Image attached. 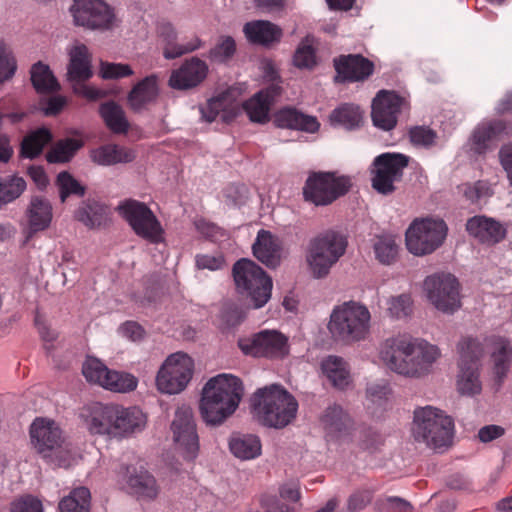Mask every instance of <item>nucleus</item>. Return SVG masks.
Instances as JSON below:
<instances>
[{
	"label": "nucleus",
	"instance_id": "obj_10",
	"mask_svg": "<svg viewBox=\"0 0 512 512\" xmlns=\"http://www.w3.org/2000/svg\"><path fill=\"white\" fill-rule=\"evenodd\" d=\"M70 13L73 23L86 30L105 32L118 25L114 8L104 0H73Z\"/></svg>",
	"mask_w": 512,
	"mask_h": 512
},
{
	"label": "nucleus",
	"instance_id": "obj_32",
	"mask_svg": "<svg viewBox=\"0 0 512 512\" xmlns=\"http://www.w3.org/2000/svg\"><path fill=\"white\" fill-rule=\"evenodd\" d=\"M243 32L249 42L263 46H269L274 42L280 41L282 36V30L277 25L266 20L246 23Z\"/></svg>",
	"mask_w": 512,
	"mask_h": 512
},
{
	"label": "nucleus",
	"instance_id": "obj_9",
	"mask_svg": "<svg viewBox=\"0 0 512 512\" xmlns=\"http://www.w3.org/2000/svg\"><path fill=\"white\" fill-rule=\"evenodd\" d=\"M448 227L440 218H416L405 232L407 250L414 256L432 254L447 237Z\"/></svg>",
	"mask_w": 512,
	"mask_h": 512
},
{
	"label": "nucleus",
	"instance_id": "obj_27",
	"mask_svg": "<svg viewBox=\"0 0 512 512\" xmlns=\"http://www.w3.org/2000/svg\"><path fill=\"white\" fill-rule=\"evenodd\" d=\"M68 55L67 79L76 83L88 80L92 76L88 48L84 44H74L68 49Z\"/></svg>",
	"mask_w": 512,
	"mask_h": 512
},
{
	"label": "nucleus",
	"instance_id": "obj_11",
	"mask_svg": "<svg viewBox=\"0 0 512 512\" xmlns=\"http://www.w3.org/2000/svg\"><path fill=\"white\" fill-rule=\"evenodd\" d=\"M351 187L349 177L333 172L311 173L303 187L304 199L316 206H326L346 194Z\"/></svg>",
	"mask_w": 512,
	"mask_h": 512
},
{
	"label": "nucleus",
	"instance_id": "obj_43",
	"mask_svg": "<svg viewBox=\"0 0 512 512\" xmlns=\"http://www.w3.org/2000/svg\"><path fill=\"white\" fill-rule=\"evenodd\" d=\"M399 246L392 235H379L373 240L375 259L382 265H392L398 257Z\"/></svg>",
	"mask_w": 512,
	"mask_h": 512
},
{
	"label": "nucleus",
	"instance_id": "obj_22",
	"mask_svg": "<svg viewBox=\"0 0 512 512\" xmlns=\"http://www.w3.org/2000/svg\"><path fill=\"white\" fill-rule=\"evenodd\" d=\"M466 230L470 236L487 245L499 243L506 235V229L500 222L484 215L469 218Z\"/></svg>",
	"mask_w": 512,
	"mask_h": 512
},
{
	"label": "nucleus",
	"instance_id": "obj_54",
	"mask_svg": "<svg viewBox=\"0 0 512 512\" xmlns=\"http://www.w3.org/2000/svg\"><path fill=\"white\" fill-rule=\"evenodd\" d=\"M57 185L59 187L61 202H65L70 195L81 197L85 193V187L68 172H61L58 174Z\"/></svg>",
	"mask_w": 512,
	"mask_h": 512
},
{
	"label": "nucleus",
	"instance_id": "obj_33",
	"mask_svg": "<svg viewBox=\"0 0 512 512\" xmlns=\"http://www.w3.org/2000/svg\"><path fill=\"white\" fill-rule=\"evenodd\" d=\"M232 455L240 460H252L261 455L260 438L254 434L232 433L228 441Z\"/></svg>",
	"mask_w": 512,
	"mask_h": 512
},
{
	"label": "nucleus",
	"instance_id": "obj_16",
	"mask_svg": "<svg viewBox=\"0 0 512 512\" xmlns=\"http://www.w3.org/2000/svg\"><path fill=\"white\" fill-rule=\"evenodd\" d=\"M408 156L401 153H383L374 158L371 169L372 187L380 194L388 195L395 191L394 183L402 178L408 166Z\"/></svg>",
	"mask_w": 512,
	"mask_h": 512
},
{
	"label": "nucleus",
	"instance_id": "obj_59",
	"mask_svg": "<svg viewBox=\"0 0 512 512\" xmlns=\"http://www.w3.org/2000/svg\"><path fill=\"white\" fill-rule=\"evenodd\" d=\"M410 141L415 146L429 148L436 142V132L428 127L416 126L409 131Z\"/></svg>",
	"mask_w": 512,
	"mask_h": 512
},
{
	"label": "nucleus",
	"instance_id": "obj_19",
	"mask_svg": "<svg viewBox=\"0 0 512 512\" xmlns=\"http://www.w3.org/2000/svg\"><path fill=\"white\" fill-rule=\"evenodd\" d=\"M27 225L23 228L24 243L29 242L33 236L49 228L53 218V208L48 199L42 196H33L25 211Z\"/></svg>",
	"mask_w": 512,
	"mask_h": 512
},
{
	"label": "nucleus",
	"instance_id": "obj_24",
	"mask_svg": "<svg viewBox=\"0 0 512 512\" xmlns=\"http://www.w3.org/2000/svg\"><path fill=\"white\" fill-rule=\"evenodd\" d=\"M281 94L278 84H271L247 100L243 108L252 122L265 123L269 120L270 108Z\"/></svg>",
	"mask_w": 512,
	"mask_h": 512
},
{
	"label": "nucleus",
	"instance_id": "obj_1",
	"mask_svg": "<svg viewBox=\"0 0 512 512\" xmlns=\"http://www.w3.org/2000/svg\"><path fill=\"white\" fill-rule=\"evenodd\" d=\"M379 355L391 371L409 378H420L431 373L441 352L436 345L424 339L397 335L381 343Z\"/></svg>",
	"mask_w": 512,
	"mask_h": 512
},
{
	"label": "nucleus",
	"instance_id": "obj_39",
	"mask_svg": "<svg viewBox=\"0 0 512 512\" xmlns=\"http://www.w3.org/2000/svg\"><path fill=\"white\" fill-rule=\"evenodd\" d=\"M99 113L106 126L114 133H126L129 129V122L125 112L120 105L113 101L100 105Z\"/></svg>",
	"mask_w": 512,
	"mask_h": 512
},
{
	"label": "nucleus",
	"instance_id": "obj_57",
	"mask_svg": "<svg viewBox=\"0 0 512 512\" xmlns=\"http://www.w3.org/2000/svg\"><path fill=\"white\" fill-rule=\"evenodd\" d=\"M463 192L466 199L471 203L486 201L493 194L489 183L481 180L473 184H466Z\"/></svg>",
	"mask_w": 512,
	"mask_h": 512
},
{
	"label": "nucleus",
	"instance_id": "obj_29",
	"mask_svg": "<svg viewBox=\"0 0 512 512\" xmlns=\"http://www.w3.org/2000/svg\"><path fill=\"white\" fill-rule=\"evenodd\" d=\"M274 124L279 128L301 130L308 133L316 132L320 126L316 117L303 114L292 107H285L276 112Z\"/></svg>",
	"mask_w": 512,
	"mask_h": 512
},
{
	"label": "nucleus",
	"instance_id": "obj_42",
	"mask_svg": "<svg viewBox=\"0 0 512 512\" xmlns=\"http://www.w3.org/2000/svg\"><path fill=\"white\" fill-rule=\"evenodd\" d=\"M459 353L458 364L480 367V359L484 354L483 343L471 336L463 337L457 345Z\"/></svg>",
	"mask_w": 512,
	"mask_h": 512
},
{
	"label": "nucleus",
	"instance_id": "obj_61",
	"mask_svg": "<svg viewBox=\"0 0 512 512\" xmlns=\"http://www.w3.org/2000/svg\"><path fill=\"white\" fill-rule=\"evenodd\" d=\"M100 74L103 79H119L133 74V70L127 64L101 63Z\"/></svg>",
	"mask_w": 512,
	"mask_h": 512
},
{
	"label": "nucleus",
	"instance_id": "obj_15",
	"mask_svg": "<svg viewBox=\"0 0 512 512\" xmlns=\"http://www.w3.org/2000/svg\"><path fill=\"white\" fill-rule=\"evenodd\" d=\"M118 210L136 235L155 244L163 241V228L145 203L126 200L118 206Z\"/></svg>",
	"mask_w": 512,
	"mask_h": 512
},
{
	"label": "nucleus",
	"instance_id": "obj_3",
	"mask_svg": "<svg viewBox=\"0 0 512 512\" xmlns=\"http://www.w3.org/2000/svg\"><path fill=\"white\" fill-rule=\"evenodd\" d=\"M251 408L260 424L281 429L296 417L298 403L282 386L272 384L256 390L251 397Z\"/></svg>",
	"mask_w": 512,
	"mask_h": 512
},
{
	"label": "nucleus",
	"instance_id": "obj_12",
	"mask_svg": "<svg viewBox=\"0 0 512 512\" xmlns=\"http://www.w3.org/2000/svg\"><path fill=\"white\" fill-rule=\"evenodd\" d=\"M194 372V362L191 357L182 352L169 355L156 375V387L164 394L181 393L191 381Z\"/></svg>",
	"mask_w": 512,
	"mask_h": 512
},
{
	"label": "nucleus",
	"instance_id": "obj_34",
	"mask_svg": "<svg viewBox=\"0 0 512 512\" xmlns=\"http://www.w3.org/2000/svg\"><path fill=\"white\" fill-rule=\"evenodd\" d=\"M202 118L206 122H213L219 116L223 122H229L237 114V105L229 98V92H223L218 96L208 100L200 108Z\"/></svg>",
	"mask_w": 512,
	"mask_h": 512
},
{
	"label": "nucleus",
	"instance_id": "obj_47",
	"mask_svg": "<svg viewBox=\"0 0 512 512\" xmlns=\"http://www.w3.org/2000/svg\"><path fill=\"white\" fill-rule=\"evenodd\" d=\"M82 145L81 140L74 138L60 140L47 153L46 159L49 163L68 162Z\"/></svg>",
	"mask_w": 512,
	"mask_h": 512
},
{
	"label": "nucleus",
	"instance_id": "obj_37",
	"mask_svg": "<svg viewBox=\"0 0 512 512\" xmlns=\"http://www.w3.org/2000/svg\"><path fill=\"white\" fill-rule=\"evenodd\" d=\"M321 369L334 387L344 389L350 384L347 363L341 357L328 356L322 361Z\"/></svg>",
	"mask_w": 512,
	"mask_h": 512
},
{
	"label": "nucleus",
	"instance_id": "obj_38",
	"mask_svg": "<svg viewBox=\"0 0 512 512\" xmlns=\"http://www.w3.org/2000/svg\"><path fill=\"white\" fill-rule=\"evenodd\" d=\"M459 371L456 379V389L463 396L473 397L482 391L479 367L458 364Z\"/></svg>",
	"mask_w": 512,
	"mask_h": 512
},
{
	"label": "nucleus",
	"instance_id": "obj_5",
	"mask_svg": "<svg viewBox=\"0 0 512 512\" xmlns=\"http://www.w3.org/2000/svg\"><path fill=\"white\" fill-rule=\"evenodd\" d=\"M30 437L32 444L48 464L68 468L75 463L76 453L55 421L36 418L30 426Z\"/></svg>",
	"mask_w": 512,
	"mask_h": 512
},
{
	"label": "nucleus",
	"instance_id": "obj_41",
	"mask_svg": "<svg viewBox=\"0 0 512 512\" xmlns=\"http://www.w3.org/2000/svg\"><path fill=\"white\" fill-rule=\"evenodd\" d=\"M31 81L33 87L39 93H52L60 89V85L53 72L48 65L42 62H37L32 66Z\"/></svg>",
	"mask_w": 512,
	"mask_h": 512
},
{
	"label": "nucleus",
	"instance_id": "obj_17",
	"mask_svg": "<svg viewBox=\"0 0 512 512\" xmlns=\"http://www.w3.org/2000/svg\"><path fill=\"white\" fill-rule=\"evenodd\" d=\"M238 346L253 357L281 359L289 354L288 338L278 330H262L251 339H240Z\"/></svg>",
	"mask_w": 512,
	"mask_h": 512
},
{
	"label": "nucleus",
	"instance_id": "obj_23",
	"mask_svg": "<svg viewBox=\"0 0 512 512\" xmlns=\"http://www.w3.org/2000/svg\"><path fill=\"white\" fill-rule=\"evenodd\" d=\"M114 438H127L144 430L147 417L137 407L124 408L116 405L114 418Z\"/></svg>",
	"mask_w": 512,
	"mask_h": 512
},
{
	"label": "nucleus",
	"instance_id": "obj_20",
	"mask_svg": "<svg viewBox=\"0 0 512 512\" xmlns=\"http://www.w3.org/2000/svg\"><path fill=\"white\" fill-rule=\"evenodd\" d=\"M338 82H357L367 79L374 71V64L359 54L342 55L334 59Z\"/></svg>",
	"mask_w": 512,
	"mask_h": 512
},
{
	"label": "nucleus",
	"instance_id": "obj_14",
	"mask_svg": "<svg viewBox=\"0 0 512 512\" xmlns=\"http://www.w3.org/2000/svg\"><path fill=\"white\" fill-rule=\"evenodd\" d=\"M170 430L176 451L185 460L196 459L200 443L194 413L190 406L182 405L175 410Z\"/></svg>",
	"mask_w": 512,
	"mask_h": 512
},
{
	"label": "nucleus",
	"instance_id": "obj_51",
	"mask_svg": "<svg viewBox=\"0 0 512 512\" xmlns=\"http://www.w3.org/2000/svg\"><path fill=\"white\" fill-rule=\"evenodd\" d=\"M109 371L110 369L104 363L94 357H88L82 366V373L85 379L101 387Z\"/></svg>",
	"mask_w": 512,
	"mask_h": 512
},
{
	"label": "nucleus",
	"instance_id": "obj_13",
	"mask_svg": "<svg viewBox=\"0 0 512 512\" xmlns=\"http://www.w3.org/2000/svg\"><path fill=\"white\" fill-rule=\"evenodd\" d=\"M429 302L440 312L453 314L461 307L460 284L451 273H434L424 280Z\"/></svg>",
	"mask_w": 512,
	"mask_h": 512
},
{
	"label": "nucleus",
	"instance_id": "obj_49",
	"mask_svg": "<svg viewBox=\"0 0 512 512\" xmlns=\"http://www.w3.org/2000/svg\"><path fill=\"white\" fill-rule=\"evenodd\" d=\"M138 380L129 373L110 370L102 387L119 393H127L136 389Z\"/></svg>",
	"mask_w": 512,
	"mask_h": 512
},
{
	"label": "nucleus",
	"instance_id": "obj_35",
	"mask_svg": "<svg viewBox=\"0 0 512 512\" xmlns=\"http://www.w3.org/2000/svg\"><path fill=\"white\" fill-rule=\"evenodd\" d=\"M505 131L506 125L500 120L480 123L472 134L471 149L477 154L484 153L490 143L498 139Z\"/></svg>",
	"mask_w": 512,
	"mask_h": 512
},
{
	"label": "nucleus",
	"instance_id": "obj_45",
	"mask_svg": "<svg viewBox=\"0 0 512 512\" xmlns=\"http://www.w3.org/2000/svg\"><path fill=\"white\" fill-rule=\"evenodd\" d=\"M512 358V347L510 342L505 339H499L495 342L492 360L494 363V374L499 383L502 382L509 369Z\"/></svg>",
	"mask_w": 512,
	"mask_h": 512
},
{
	"label": "nucleus",
	"instance_id": "obj_6",
	"mask_svg": "<svg viewBox=\"0 0 512 512\" xmlns=\"http://www.w3.org/2000/svg\"><path fill=\"white\" fill-rule=\"evenodd\" d=\"M371 314L356 301H346L333 308L327 328L335 340L351 343L364 340L370 333Z\"/></svg>",
	"mask_w": 512,
	"mask_h": 512
},
{
	"label": "nucleus",
	"instance_id": "obj_62",
	"mask_svg": "<svg viewBox=\"0 0 512 512\" xmlns=\"http://www.w3.org/2000/svg\"><path fill=\"white\" fill-rule=\"evenodd\" d=\"M10 512H43V505L38 498L25 495L11 503Z\"/></svg>",
	"mask_w": 512,
	"mask_h": 512
},
{
	"label": "nucleus",
	"instance_id": "obj_25",
	"mask_svg": "<svg viewBox=\"0 0 512 512\" xmlns=\"http://www.w3.org/2000/svg\"><path fill=\"white\" fill-rule=\"evenodd\" d=\"M116 405H103L94 403L86 416V426L92 434L106 435L114 438V418Z\"/></svg>",
	"mask_w": 512,
	"mask_h": 512
},
{
	"label": "nucleus",
	"instance_id": "obj_56",
	"mask_svg": "<svg viewBox=\"0 0 512 512\" xmlns=\"http://www.w3.org/2000/svg\"><path fill=\"white\" fill-rule=\"evenodd\" d=\"M294 64L299 68H312L315 64V50L312 40L306 37L298 46L294 54Z\"/></svg>",
	"mask_w": 512,
	"mask_h": 512
},
{
	"label": "nucleus",
	"instance_id": "obj_52",
	"mask_svg": "<svg viewBox=\"0 0 512 512\" xmlns=\"http://www.w3.org/2000/svg\"><path fill=\"white\" fill-rule=\"evenodd\" d=\"M16 70L17 62L11 47L0 41V84L12 79Z\"/></svg>",
	"mask_w": 512,
	"mask_h": 512
},
{
	"label": "nucleus",
	"instance_id": "obj_28",
	"mask_svg": "<svg viewBox=\"0 0 512 512\" xmlns=\"http://www.w3.org/2000/svg\"><path fill=\"white\" fill-rule=\"evenodd\" d=\"M159 95L157 77L150 75L138 82L127 96L130 108L135 112H141L154 104Z\"/></svg>",
	"mask_w": 512,
	"mask_h": 512
},
{
	"label": "nucleus",
	"instance_id": "obj_40",
	"mask_svg": "<svg viewBox=\"0 0 512 512\" xmlns=\"http://www.w3.org/2000/svg\"><path fill=\"white\" fill-rule=\"evenodd\" d=\"M329 119L333 126H341L347 130H352L360 126L363 114L359 106L346 103L334 109Z\"/></svg>",
	"mask_w": 512,
	"mask_h": 512
},
{
	"label": "nucleus",
	"instance_id": "obj_50",
	"mask_svg": "<svg viewBox=\"0 0 512 512\" xmlns=\"http://www.w3.org/2000/svg\"><path fill=\"white\" fill-rule=\"evenodd\" d=\"M157 34L163 45V57L166 60H170V55L174 52V49L178 44V31L173 23L167 20H162L157 25Z\"/></svg>",
	"mask_w": 512,
	"mask_h": 512
},
{
	"label": "nucleus",
	"instance_id": "obj_21",
	"mask_svg": "<svg viewBox=\"0 0 512 512\" xmlns=\"http://www.w3.org/2000/svg\"><path fill=\"white\" fill-rule=\"evenodd\" d=\"M208 71L209 68L205 61L198 57H191L171 73L169 85L178 90L194 88L204 81Z\"/></svg>",
	"mask_w": 512,
	"mask_h": 512
},
{
	"label": "nucleus",
	"instance_id": "obj_55",
	"mask_svg": "<svg viewBox=\"0 0 512 512\" xmlns=\"http://www.w3.org/2000/svg\"><path fill=\"white\" fill-rule=\"evenodd\" d=\"M387 310L393 318L407 317L412 311V300L408 294L391 297L387 302Z\"/></svg>",
	"mask_w": 512,
	"mask_h": 512
},
{
	"label": "nucleus",
	"instance_id": "obj_30",
	"mask_svg": "<svg viewBox=\"0 0 512 512\" xmlns=\"http://www.w3.org/2000/svg\"><path fill=\"white\" fill-rule=\"evenodd\" d=\"M130 469V466L123 465L119 474L126 478L132 492L140 498L148 500L156 498L159 490L155 478L146 470L132 474Z\"/></svg>",
	"mask_w": 512,
	"mask_h": 512
},
{
	"label": "nucleus",
	"instance_id": "obj_58",
	"mask_svg": "<svg viewBox=\"0 0 512 512\" xmlns=\"http://www.w3.org/2000/svg\"><path fill=\"white\" fill-rule=\"evenodd\" d=\"M205 45V42L196 34L184 37L181 42H178L174 52L170 55V60L180 58L183 55L193 53L200 50Z\"/></svg>",
	"mask_w": 512,
	"mask_h": 512
},
{
	"label": "nucleus",
	"instance_id": "obj_18",
	"mask_svg": "<svg viewBox=\"0 0 512 512\" xmlns=\"http://www.w3.org/2000/svg\"><path fill=\"white\" fill-rule=\"evenodd\" d=\"M408 106L406 97L392 90H380L372 102L373 124L385 131L392 130L397 124L398 115Z\"/></svg>",
	"mask_w": 512,
	"mask_h": 512
},
{
	"label": "nucleus",
	"instance_id": "obj_36",
	"mask_svg": "<svg viewBox=\"0 0 512 512\" xmlns=\"http://www.w3.org/2000/svg\"><path fill=\"white\" fill-rule=\"evenodd\" d=\"M91 159L101 166H111L118 163H128L134 160V153L114 144L100 146L91 151Z\"/></svg>",
	"mask_w": 512,
	"mask_h": 512
},
{
	"label": "nucleus",
	"instance_id": "obj_60",
	"mask_svg": "<svg viewBox=\"0 0 512 512\" xmlns=\"http://www.w3.org/2000/svg\"><path fill=\"white\" fill-rule=\"evenodd\" d=\"M390 388L384 381L370 383L366 388V397L372 405L381 406L388 398Z\"/></svg>",
	"mask_w": 512,
	"mask_h": 512
},
{
	"label": "nucleus",
	"instance_id": "obj_53",
	"mask_svg": "<svg viewBox=\"0 0 512 512\" xmlns=\"http://www.w3.org/2000/svg\"><path fill=\"white\" fill-rule=\"evenodd\" d=\"M235 52V40L231 36H221L216 45L209 50L208 57L214 62L223 63L231 59Z\"/></svg>",
	"mask_w": 512,
	"mask_h": 512
},
{
	"label": "nucleus",
	"instance_id": "obj_8",
	"mask_svg": "<svg viewBox=\"0 0 512 512\" xmlns=\"http://www.w3.org/2000/svg\"><path fill=\"white\" fill-rule=\"evenodd\" d=\"M237 291L250 300L253 308L263 307L271 297L272 279L255 262L240 259L233 266Z\"/></svg>",
	"mask_w": 512,
	"mask_h": 512
},
{
	"label": "nucleus",
	"instance_id": "obj_31",
	"mask_svg": "<svg viewBox=\"0 0 512 512\" xmlns=\"http://www.w3.org/2000/svg\"><path fill=\"white\" fill-rule=\"evenodd\" d=\"M320 423L330 438L346 435L351 427V419L343 408L337 404L328 406L323 412Z\"/></svg>",
	"mask_w": 512,
	"mask_h": 512
},
{
	"label": "nucleus",
	"instance_id": "obj_48",
	"mask_svg": "<svg viewBox=\"0 0 512 512\" xmlns=\"http://www.w3.org/2000/svg\"><path fill=\"white\" fill-rule=\"evenodd\" d=\"M26 189V182L22 177L6 176L0 178V209L13 202Z\"/></svg>",
	"mask_w": 512,
	"mask_h": 512
},
{
	"label": "nucleus",
	"instance_id": "obj_2",
	"mask_svg": "<svg viewBox=\"0 0 512 512\" xmlns=\"http://www.w3.org/2000/svg\"><path fill=\"white\" fill-rule=\"evenodd\" d=\"M244 395L242 381L232 374H218L204 385L199 404L207 425H221L238 408Z\"/></svg>",
	"mask_w": 512,
	"mask_h": 512
},
{
	"label": "nucleus",
	"instance_id": "obj_64",
	"mask_svg": "<svg viewBox=\"0 0 512 512\" xmlns=\"http://www.w3.org/2000/svg\"><path fill=\"white\" fill-rule=\"evenodd\" d=\"M224 265V259L221 256H211V255H198L196 256V266L199 269H208L211 271H215L221 269Z\"/></svg>",
	"mask_w": 512,
	"mask_h": 512
},
{
	"label": "nucleus",
	"instance_id": "obj_46",
	"mask_svg": "<svg viewBox=\"0 0 512 512\" xmlns=\"http://www.w3.org/2000/svg\"><path fill=\"white\" fill-rule=\"evenodd\" d=\"M90 491L86 487H78L59 502L61 512H90Z\"/></svg>",
	"mask_w": 512,
	"mask_h": 512
},
{
	"label": "nucleus",
	"instance_id": "obj_63",
	"mask_svg": "<svg viewBox=\"0 0 512 512\" xmlns=\"http://www.w3.org/2000/svg\"><path fill=\"white\" fill-rule=\"evenodd\" d=\"M370 490H359L351 494L347 500L348 512H356L364 509L371 501Z\"/></svg>",
	"mask_w": 512,
	"mask_h": 512
},
{
	"label": "nucleus",
	"instance_id": "obj_4",
	"mask_svg": "<svg viewBox=\"0 0 512 512\" xmlns=\"http://www.w3.org/2000/svg\"><path fill=\"white\" fill-rule=\"evenodd\" d=\"M411 435L415 442L438 450L451 445L454 421L443 410L427 405L416 407L413 412Z\"/></svg>",
	"mask_w": 512,
	"mask_h": 512
},
{
	"label": "nucleus",
	"instance_id": "obj_44",
	"mask_svg": "<svg viewBox=\"0 0 512 512\" xmlns=\"http://www.w3.org/2000/svg\"><path fill=\"white\" fill-rule=\"evenodd\" d=\"M52 139L50 131L44 127L39 128L28 134L21 144V155L25 158L33 159L38 156L45 145Z\"/></svg>",
	"mask_w": 512,
	"mask_h": 512
},
{
	"label": "nucleus",
	"instance_id": "obj_26",
	"mask_svg": "<svg viewBox=\"0 0 512 512\" xmlns=\"http://www.w3.org/2000/svg\"><path fill=\"white\" fill-rule=\"evenodd\" d=\"M252 250L254 256L266 266L275 268L280 264V243L271 232L264 229L259 230Z\"/></svg>",
	"mask_w": 512,
	"mask_h": 512
},
{
	"label": "nucleus",
	"instance_id": "obj_7",
	"mask_svg": "<svg viewBox=\"0 0 512 512\" xmlns=\"http://www.w3.org/2000/svg\"><path fill=\"white\" fill-rule=\"evenodd\" d=\"M346 237L336 231H325L311 238L305 254V261L311 277L324 279L328 277L331 268L345 254Z\"/></svg>",
	"mask_w": 512,
	"mask_h": 512
}]
</instances>
